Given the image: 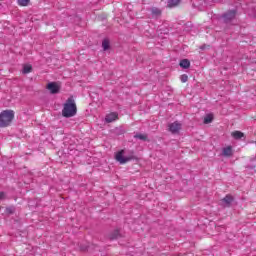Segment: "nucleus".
<instances>
[{
	"label": "nucleus",
	"instance_id": "6ab92c4d",
	"mask_svg": "<svg viewBox=\"0 0 256 256\" xmlns=\"http://www.w3.org/2000/svg\"><path fill=\"white\" fill-rule=\"evenodd\" d=\"M31 3V0H18V5L20 7H27Z\"/></svg>",
	"mask_w": 256,
	"mask_h": 256
},
{
	"label": "nucleus",
	"instance_id": "0eeeda50",
	"mask_svg": "<svg viewBox=\"0 0 256 256\" xmlns=\"http://www.w3.org/2000/svg\"><path fill=\"white\" fill-rule=\"evenodd\" d=\"M179 131H181V123L179 122H174L169 124V132L170 133H179Z\"/></svg>",
	"mask_w": 256,
	"mask_h": 256
},
{
	"label": "nucleus",
	"instance_id": "5701e85b",
	"mask_svg": "<svg viewBox=\"0 0 256 256\" xmlns=\"http://www.w3.org/2000/svg\"><path fill=\"white\" fill-rule=\"evenodd\" d=\"M200 49H205V46L200 47Z\"/></svg>",
	"mask_w": 256,
	"mask_h": 256
},
{
	"label": "nucleus",
	"instance_id": "39448f33",
	"mask_svg": "<svg viewBox=\"0 0 256 256\" xmlns=\"http://www.w3.org/2000/svg\"><path fill=\"white\" fill-rule=\"evenodd\" d=\"M47 89H48V91H50V93L52 95H57V93H59L61 87L55 82H50L47 85Z\"/></svg>",
	"mask_w": 256,
	"mask_h": 256
},
{
	"label": "nucleus",
	"instance_id": "9d476101",
	"mask_svg": "<svg viewBox=\"0 0 256 256\" xmlns=\"http://www.w3.org/2000/svg\"><path fill=\"white\" fill-rule=\"evenodd\" d=\"M108 237L110 241H115V239H119V237H121V233L119 232V230H114L109 234Z\"/></svg>",
	"mask_w": 256,
	"mask_h": 256
},
{
	"label": "nucleus",
	"instance_id": "423d86ee",
	"mask_svg": "<svg viewBox=\"0 0 256 256\" xmlns=\"http://www.w3.org/2000/svg\"><path fill=\"white\" fill-rule=\"evenodd\" d=\"M235 201V198L231 194H227L222 200L221 205L222 207H231V203Z\"/></svg>",
	"mask_w": 256,
	"mask_h": 256
},
{
	"label": "nucleus",
	"instance_id": "f3484780",
	"mask_svg": "<svg viewBox=\"0 0 256 256\" xmlns=\"http://www.w3.org/2000/svg\"><path fill=\"white\" fill-rule=\"evenodd\" d=\"M102 47H103L104 51H108V49H109V47H110L109 39L105 38V39L102 41Z\"/></svg>",
	"mask_w": 256,
	"mask_h": 256
},
{
	"label": "nucleus",
	"instance_id": "b1692460",
	"mask_svg": "<svg viewBox=\"0 0 256 256\" xmlns=\"http://www.w3.org/2000/svg\"><path fill=\"white\" fill-rule=\"evenodd\" d=\"M210 1H212L213 3H215L216 0H210Z\"/></svg>",
	"mask_w": 256,
	"mask_h": 256
},
{
	"label": "nucleus",
	"instance_id": "9b49d317",
	"mask_svg": "<svg viewBox=\"0 0 256 256\" xmlns=\"http://www.w3.org/2000/svg\"><path fill=\"white\" fill-rule=\"evenodd\" d=\"M180 67H182V69H189V67H191V62L189 59H182L180 61Z\"/></svg>",
	"mask_w": 256,
	"mask_h": 256
},
{
	"label": "nucleus",
	"instance_id": "20e7f679",
	"mask_svg": "<svg viewBox=\"0 0 256 256\" xmlns=\"http://www.w3.org/2000/svg\"><path fill=\"white\" fill-rule=\"evenodd\" d=\"M237 17V10H228L222 15L224 23H231Z\"/></svg>",
	"mask_w": 256,
	"mask_h": 256
},
{
	"label": "nucleus",
	"instance_id": "dca6fc26",
	"mask_svg": "<svg viewBox=\"0 0 256 256\" xmlns=\"http://www.w3.org/2000/svg\"><path fill=\"white\" fill-rule=\"evenodd\" d=\"M179 5V0H169L167 3V7L172 9V7H177Z\"/></svg>",
	"mask_w": 256,
	"mask_h": 256
},
{
	"label": "nucleus",
	"instance_id": "f8f14e48",
	"mask_svg": "<svg viewBox=\"0 0 256 256\" xmlns=\"http://www.w3.org/2000/svg\"><path fill=\"white\" fill-rule=\"evenodd\" d=\"M231 135L236 140L243 139V137H245V134L241 131H234V132H232Z\"/></svg>",
	"mask_w": 256,
	"mask_h": 256
},
{
	"label": "nucleus",
	"instance_id": "aec40b11",
	"mask_svg": "<svg viewBox=\"0 0 256 256\" xmlns=\"http://www.w3.org/2000/svg\"><path fill=\"white\" fill-rule=\"evenodd\" d=\"M180 79L182 83H187V81H189V76H187V74H183Z\"/></svg>",
	"mask_w": 256,
	"mask_h": 256
},
{
	"label": "nucleus",
	"instance_id": "ddd939ff",
	"mask_svg": "<svg viewBox=\"0 0 256 256\" xmlns=\"http://www.w3.org/2000/svg\"><path fill=\"white\" fill-rule=\"evenodd\" d=\"M151 13H152V17H155L157 19V17H161V9L159 8H151Z\"/></svg>",
	"mask_w": 256,
	"mask_h": 256
},
{
	"label": "nucleus",
	"instance_id": "412c9836",
	"mask_svg": "<svg viewBox=\"0 0 256 256\" xmlns=\"http://www.w3.org/2000/svg\"><path fill=\"white\" fill-rule=\"evenodd\" d=\"M0 199H5V192L0 191Z\"/></svg>",
	"mask_w": 256,
	"mask_h": 256
},
{
	"label": "nucleus",
	"instance_id": "f03ea898",
	"mask_svg": "<svg viewBox=\"0 0 256 256\" xmlns=\"http://www.w3.org/2000/svg\"><path fill=\"white\" fill-rule=\"evenodd\" d=\"M13 119H15V111L3 110L0 113V127L2 128L9 127V125L13 123Z\"/></svg>",
	"mask_w": 256,
	"mask_h": 256
},
{
	"label": "nucleus",
	"instance_id": "1a4fd4ad",
	"mask_svg": "<svg viewBox=\"0 0 256 256\" xmlns=\"http://www.w3.org/2000/svg\"><path fill=\"white\" fill-rule=\"evenodd\" d=\"M222 155L223 157H233V147L227 146L222 149Z\"/></svg>",
	"mask_w": 256,
	"mask_h": 256
},
{
	"label": "nucleus",
	"instance_id": "2eb2a0df",
	"mask_svg": "<svg viewBox=\"0 0 256 256\" xmlns=\"http://www.w3.org/2000/svg\"><path fill=\"white\" fill-rule=\"evenodd\" d=\"M31 71H33V66L31 65H24L22 73L24 75H27L28 73H31Z\"/></svg>",
	"mask_w": 256,
	"mask_h": 256
},
{
	"label": "nucleus",
	"instance_id": "a211bd4d",
	"mask_svg": "<svg viewBox=\"0 0 256 256\" xmlns=\"http://www.w3.org/2000/svg\"><path fill=\"white\" fill-rule=\"evenodd\" d=\"M212 121H213V114H208L204 117L205 125H209V123H212Z\"/></svg>",
	"mask_w": 256,
	"mask_h": 256
},
{
	"label": "nucleus",
	"instance_id": "4468645a",
	"mask_svg": "<svg viewBox=\"0 0 256 256\" xmlns=\"http://www.w3.org/2000/svg\"><path fill=\"white\" fill-rule=\"evenodd\" d=\"M134 139H140V141H147L148 136L147 134L138 133L134 135Z\"/></svg>",
	"mask_w": 256,
	"mask_h": 256
},
{
	"label": "nucleus",
	"instance_id": "4be33fe9",
	"mask_svg": "<svg viewBox=\"0 0 256 256\" xmlns=\"http://www.w3.org/2000/svg\"><path fill=\"white\" fill-rule=\"evenodd\" d=\"M7 212H8V213H13V211L11 210V208H7Z\"/></svg>",
	"mask_w": 256,
	"mask_h": 256
},
{
	"label": "nucleus",
	"instance_id": "f257e3e1",
	"mask_svg": "<svg viewBox=\"0 0 256 256\" xmlns=\"http://www.w3.org/2000/svg\"><path fill=\"white\" fill-rule=\"evenodd\" d=\"M63 117L69 119L70 117H75L77 115V104H75V99L69 97L64 104L62 109Z\"/></svg>",
	"mask_w": 256,
	"mask_h": 256
},
{
	"label": "nucleus",
	"instance_id": "7ed1b4c3",
	"mask_svg": "<svg viewBox=\"0 0 256 256\" xmlns=\"http://www.w3.org/2000/svg\"><path fill=\"white\" fill-rule=\"evenodd\" d=\"M115 159L120 165H125V163H129V161H133L135 156L133 155V152L131 155L125 156V150H121L116 154Z\"/></svg>",
	"mask_w": 256,
	"mask_h": 256
},
{
	"label": "nucleus",
	"instance_id": "6e6552de",
	"mask_svg": "<svg viewBox=\"0 0 256 256\" xmlns=\"http://www.w3.org/2000/svg\"><path fill=\"white\" fill-rule=\"evenodd\" d=\"M117 119H119V114L117 112L107 114L105 117L106 123H113V121H117Z\"/></svg>",
	"mask_w": 256,
	"mask_h": 256
}]
</instances>
